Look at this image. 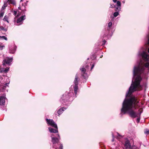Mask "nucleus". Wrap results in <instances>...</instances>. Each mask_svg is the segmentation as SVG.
Segmentation results:
<instances>
[{
    "label": "nucleus",
    "instance_id": "f257e3e1",
    "mask_svg": "<svg viewBox=\"0 0 149 149\" xmlns=\"http://www.w3.org/2000/svg\"><path fill=\"white\" fill-rule=\"evenodd\" d=\"M149 66V63H146L144 65L140 64L137 66H135L133 70L134 77L136 76L134 82L132 81V84L129 88V91L126 94V97H130L132 93L137 90H140L142 86L140 84V83L142 80L141 74L144 73L145 68H148Z\"/></svg>",
    "mask_w": 149,
    "mask_h": 149
},
{
    "label": "nucleus",
    "instance_id": "f03ea898",
    "mask_svg": "<svg viewBox=\"0 0 149 149\" xmlns=\"http://www.w3.org/2000/svg\"><path fill=\"white\" fill-rule=\"evenodd\" d=\"M139 102V101L135 96L131 97L129 99H125L123 103L120 114H125L127 113L132 118L138 117V113L134 111L132 108L136 109L139 108L140 106L138 104Z\"/></svg>",
    "mask_w": 149,
    "mask_h": 149
},
{
    "label": "nucleus",
    "instance_id": "7ed1b4c3",
    "mask_svg": "<svg viewBox=\"0 0 149 149\" xmlns=\"http://www.w3.org/2000/svg\"><path fill=\"white\" fill-rule=\"evenodd\" d=\"M70 93H66L63 95L61 97V102L62 103H64L66 101H68L71 96Z\"/></svg>",
    "mask_w": 149,
    "mask_h": 149
},
{
    "label": "nucleus",
    "instance_id": "20e7f679",
    "mask_svg": "<svg viewBox=\"0 0 149 149\" xmlns=\"http://www.w3.org/2000/svg\"><path fill=\"white\" fill-rule=\"evenodd\" d=\"M58 138H56V137H52V142L53 143V144L54 145L53 147V148H55V145L56 143H58L59 141V140L61 139L60 137L58 134Z\"/></svg>",
    "mask_w": 149,
    "mask_h": 149
},
{
    "label": "nucleus",
    "instance_id": "39448f33",
    "mask_svg": "<svg viewBox=\"0 0 149 149\" xmlns=\"http://www.w3.org/2000/svg\"><path fill=\"white\" fill-rule=\"evenodd\" d=\"M46 120L48 124H49L55 128H57V125L53 120L52 119H48L47 118L46 119Z\"/></svg>",
    "mask_w": 149,
    "mask_h": 149
},
{
    "label": "nucleus",
    "instance_id": "423d86ee",
    "mask_svg": "<svg viewBox=\"0 0 149 149\" xmlns=\"http://www.w3.org/2000/svg\"><path fill=\"white\" fill-rule=\"evenodd\" d=\"M81 71V77L83 78L86 79L88 78L87 74L86 72V69L84 68L80 69Z\"/></svg>",
    "mask_w": 149,
    "mask_h": 149
},
{
    "label": "nucleus",
    "instance_id": "0eeeda50",
    "mask_svg": "<svg viewBox=\"0 0 149 149\" xmlns=\"http://www.w3.org/2000/svg\"><path fill=\"white\" fill-rule=\"evenodd\" d=\"M141 56L143 60L145 61H148L149 59V55L146 53L143 52Z\"/></svg>",
    "mask_w": 149,
    "mask_h": 149
},
{
    "label": "nucleus",
    "instance_id": "6e6552de",
    "mask_svg": "<svg viewBox=\"0 0 149 149\" xmlns=\"http://www.w3.org/2000/svg\"><path fill=\"white\" fill-rule=\"evenodd\" d=\"M3 65L4 67H6L7 65H9V58L6 57L3 61Z\"/></svg>",
    "mask_w": 149,
    "mask_h": 149
},
{
    "label": "nucleus",
    "instance_id": "1a4fd4ad",
    "mask_svg": "<svg viewBox=\"0 0 149 149\" xmlns=\"http://www.w3.org/2000/svg\"><path fill=\"white\" fill-rule=\"evenodd\" d=\"M9 68L6 67V68H0V73H7L9 71Z\"/></svg>",
    "mask_w": 149,
    "mask_h": 149
},
{
    "label": "nucleus",
    "instance_id": "9d476101",
    "mask_svg": "<svg viewBox=\"0 0 149 149\" xmlns=\"http://www.w3.org/2000/svg\"><path fill=\"white\" fill-rule=\"evenodd\" d=\"M5 97L4 96H0V105H4L5 101Z\"/></svg>",
    "mask_w": 149,
    "mask_h": 149
},
{
    "label": "nucleus",
    "instance_id": "9b49d317",
    "mask_svg": "<svg viewBox=\"0 0 149 149\" xmlns=\"http://www.w3.org/2000/svg\"><path fill=\"white\" fill-rule=\"evenodd\" d=\"M125 146L126 149H130L131 147L130 142L128 141H125Z\"/></svg>",
    "mask_w": 149,
    "mask_h": 149
},
{
    "label": "nucleus",
    "instance_id": "f8f14e48",
    "mask_svg": "<svg viewBox=\"0 0 149 149\" xmlns=\"http://www.w3.org/2000/svg\"><path fill=\"white\" fill-rule=\"evenodd\" d=\"M25 17L26 16L25 15L21 16L20 17L17 19V23H19L21 22L22 21L25 19Z\"/></svg>",
    "mask_w": 149,
    "mask_h": 149
},
{
    "label": "nucleus",
    "instance_id": "ddd939ff",
    "mask_svg": "<svg viewBox=\"0 0 149 149\" xmlns=\"http://www.w3.org/2000/svg\"><path fill=\"white\" fill-rule=\"evenodd\" d=\"M56 129H54L51 127L49 128V132L52 133H56L58 132V128H55Z\"/></svg>",
    "mask_w": 149,
    "mask_h": 149
},
{
    "label": "nucleus",
    "instance_id": "4468645a",
    "mask_svg": "<svg viewBox=\"0 0 149 149\" xmlns=\"http://www.w3.org/2000/svg\"><path fill=\"white\" fill-rule=\"evenodd\" d=\"M79 79V77L77 75V74H76L75 77V79L74 81V83L75 85H78V79Z\"/></svg>",
    "mask_w": 149,
    "mask_h": 149
},
{
    "label": "nucleus",
    "instance_id": "2eb2a0df",
    "mask_svg": "<svg viewBox=\"0 0 149 149\" xmlns=\"http://www.w3.org/2000/svg\"><path fill=\"white\" fill-rule=\"evenodd\" d=\"M63 109H66V108H65L64 107H63L60 109L58 110L57 113L59 115L62 114L63 111H64V110Z\"/></svg>",
    "mask_w": 149,
    "mask_h": 149
},
{
    "label": "nucleus",
    "instance_id": "dca6fc26",
    "mask_svg": "<svg viewBox=\"0 0 149 149\" xmlns=\"http://www.w3.org/2000/svg\"><path fill=\"white\" fill-rule=\"evenodd\" d=\"M78 85H75L74 86V91L75 94L76 95L77 92V90L78 89Z\"/></svg>",
    "mask_w": 149,
    "mask_h": 149
},
{
    "label": "nucleus",
    "instance_id": "f3484780",
    "mask_svg": "<svg viewBox=\"0 0 149 149\" xmlns=\"http://www.w3.org/2000/svg\"><path fill=\"white\" fill-rule=\"evenodd\" d=\"M7 3H8L9 4V0H6L4 2L3 5L6 7L8 5Z\"/></svg>",
    "mask_w": 149,
    "mask_h": 149
},
{
    "label": "nucleus",
    "instance_id": "a211bd4d",
    "mask_svg": "<svg viewBox=\"0 0 149 149\" xmlns=\"http://www.w3.org/2000/svg\"><path fill=\"white\" fill-rule=\"evenodd\" d=\"M10 4H11L14 5H16V3L15 0H10Z\"/></svg>",
    "mask_w": 149,
    "mask_h": 149
},
{
    "label": "nucleus",
    "instance_id": "6ab92c4d",
    "mask_svg": "<svg viewBox=\"0 0 149 149\" xmlns=\"http://www.w3.org/2000/svg\"><path fill=\"white\" fill-rule=\"evenodd\" d=\"M120 7H121V6H118V7H116L115 10L117 12H119L120 10L121 9Z\"/></svg>",
    "mask_w": 149,
    "mask_h": 149
},
{
    "label": "nucleus",
    "instance_id": "aec40b11",
    "mask_svg": "<svg viewBox=\"0 0 149 149\" xmlns=\"http://www.w3.org/2000/svg\"><path fill=\"white\" fill-rule=\"evenodd\" d=\"M0 30L1 31H7L6 28H4L3 26H0Z\"/></svg>",
    "mask_w": 149,
    "mask_h": 149
},
{
    "label": "nucleus",
    "instance_id": "412c9836",
    "mask_svg": "<svg viewBox=\"0 0 149 149\" xmlns=\"http://www.w3.org/2000/svg\"><path fill=\"white\" fill-rule=\"evenodd\" d=\"M0 38L1 39H4L6 40H7V38L5 36H0Z\"/></svg>",
    "mask_w": 149,
    "mask_h": 149
},
{
    "label": "nucleus",
    "instance_id": "4be33fe9",
    "mask_svg": "<svg viewBox=\"0 0 149 149\" xmlns=\"http://www.w3.org/2000/svg\"><path fill=\"white\" fill-rule=\"evenodd\" d=\"M3 20L7 21L8 23L9 22L8 20V17L6 16H4L3 19Z\"/></svg>",
    "mask_w": 149,
    "mask_h": 149
},
{
    "label": "nucleus",
    "instance_id": "5701e85b",
    "mask_svg": "<svg viewBox=\"0 0 149 149\" xmlns=\"http://www.w3.org/2000/svg\"><path fill=\"white\" fill-rule=\"evenodd\" d=\"M4 14V12L1 10V13H0V17H2L3 16Z\"/></svg>",
    "mask_w": 149,
    "mask_h": 149
},
{
    "label": "nucleus",
    "instance_id": "b1692460",
    "mask_svg": "<svg viewBox=\"0 0 149 149\" xmlns=\"http://www.w3.org/2000/svg\"><path fill=\"white\" fill-rule=\"evenodd\" d=\"M116 4H117V5L118 6H121V3L120 2V1H117L116 2Z\"/></svg>",
    "mask_w": 149,
    "mask_h": 149
},
{
    "label": "nucleus",
    "instance_id": "393cba45",
    "mask_svg": "<svg viewBox=\"0 0 149 149\" xmlns=\"http://www.w3.org/2000/svg\"><path fill=\"white\" fill-rule=\"evenodd\" d=\"M118 15L119 13H118V12L117 11L114 13L113 16L114 17H116Z\"/></svg>",
    "mask_w": 149,
    "mask_h": 149
},
{
    "label": "nucleus",
    "instance_id": "a878e982",
    "mask_svg": "<svg viewBox=\"0 0 149 149\" xmlns=\"http://www.w3.org/2000/svg\"><path fill=\"white\" fill-rule=\"evenodd\" d=\"M139 116H140L141 113L143 112V109L142 108H140L139 109Z\"/></svg>",
    "mask_w": 149,
    "mask_h": 149
},
{
    "label": "nucleus",
    "instance_id": "bb28decb",
    "mask_svg": "<svg viewBox=\"0 0 149 149\" xmlns=\"http://www.w3.org/2000/svg\"><path fill=\"white\" fill-rule=\"evenodd\" d=\"M117 138L118 139H120L121 138H122L123 136H121L118 133H117Z\"/></svg>",
    "mask_w": 149,
    "mask_h": 149
},
{
    "label": "nucleus",
    "instance_id": "cd10ccee",
    "mask_svg": "<svg viewBox=\"0 0 149 149\" xmlns=\"http://www.w3.org/2000/svg\"><path fill=\"white\" fill-rule=\"evenodd\" d=\"M112 25V22H110L108 24V27H111Z\"/></svg>",
    "mask_w": 149,
    "mask_h": 149
},
{
    "label": "nucleus",
    "instance_id": "c85d7f7f",
    "mask_svg": "<svg viewBox=\"0 0 149 149\" xmlns=\"http://www.w3.org/2000/svg\"><path fill=\"white\" fill-rule=\"evenodd\" d=\"M110 7L111 8H116L115 6L113 4H110Z\"/></svg>",
    "mask_w": 149,
    "mask_h": 149
},
{
    "label": "nucleus",
    "instance_id": "c756f323",
    "mask_svg": "<svg viewBox=\"0 0 149 149\" xmlns=\"http://www.w3.org/2000/svg\"><path fill=\"white\" fill-rule=\"evenodd\" d=\"M16 48H17V47L16 46H14V50H13V52H10V53H14V52L16 51Z\"/></svg>",
    "mask_w": 149,
    "mask_h": 149
},
{
    "label": "nucleus",
    "instance_id": "7c9ffc66",
    "mask_svg": "<svg viewBox=\"0 0 149 149\" xmlns=\"http://www.w3.org/2000/svg\"><path fill=\"white\" fill-rule=\"evenodd\" d=\"M144 133L145 134H146L147 135H148L149 134V130H148L144 132Z\"/></svg>",
    "mask_w": 149,
    "mask_h": 149
},
{
    "label": "nucleus",
    "instance_id": "2f4dec72",
    "mask_svg": "<svg viewBox=\"0 0 149 149\" xmlns=\"http://www.w3.org/2000/svg\"><path fill=\"white\" fill-rule=\"evenodd\" d=\"M137 148V147L136 146H132V147H131L130 149H136Z\"/></svg>",
    "mask_w": 149,
    "mask_h": 149
},
{
    "label": "nucleus",
    "instance_id": "473e14b6",
    "mask_svg": "<svg viewBox=\"0 0 149 149\" xmlns=\"http://www.w3.org/2000/svg\"><path fill=\"white\" fill-rule=\"evenodd\" d=\"M59 148L60 149H63V146L62 144L61 143L60 144V146H59Z\"/></svg>",
    "mask_w": 149,
    "mask_h": 149
},
{
    "label": "nucleus",
    "instance_id": "72a5a7b5",
    "mask_svg": "<svg viewBox=\"0 0 149 149\" xmlns=\"http://www.w3.org/2000/svg\"><path fill=\"white\" fill-rule=\"evenodd\" d=\"M6 7L5 6H4V5H3L1 9V11H3L6 8Z\"/></svg>",
    "mask_w": 149,
    "mask_h": 149
},
{
    "label": "nucleus",
    "instance_id": "f704fd0d",
    "mask_svg": "<svg viewBox=\"0 0 149 149\" xmlns=\"http://www.w3.org/2000/svg\"><path fill=\"white\" fill-rule=\"evenodd\" d=\"M111 27H109L108 26L107 28V31H108L109 33V31L111 29Z\"/></svg>",
    "mask_w": 149,
    "mask_h": 149
},
{
    "label": "nucleus",
    "instance_id": "c9c22d12",
    "mask_svg": "<svg viewBox=\"0 0 149 149\" xmlns=\"http://www.w3.org/2000/svg\"><path fill=\"white\" fill-rule=\"evenodd\" d=\"M4 46L3 45H0V50H2L3 49V47Z\"/></svg>",
    "mask_w": 149,
    "mask_h": 149
},
{
    "label": "nucleus",
    "instance_id": "e433bc0d",
    "mask_svg": "<svg viewBox=\"0 0 149 149\" xmlns=\"http://www.w3.org/2000/svg\"><path fill=\"white\" fill-rule=\"evenodd\" d=\"M13 12L14 15H16L17 13V11L14 10Z\"/></svg>",
    "mask_w": 149,
    "mask_h": 149
},
{
    "label": "nucleus",
    "instance_id": "4c0bfd02",
    "mask_svg": "<svg viewBox=\"0 0 149 149\" xmlns=\"http://www.w3.org/2000/svg\"><path fill=\"white\" fill-rule=\"evenodd\" d=\"M94 64H93L92 65V66H91V70H92V69H93V68H94Z\"/></svg>",
    "mask_w": 149,
    "mask_h": 149
},
{
    "label": "nucleus",
    "instance_id": "58836bf2",
    "mask_svg": "<svg viewBox=\"0 0 149 149\" xmlns=\"http://www.w3.org/2000/svg\"><path fill=\"white\" fill-rule=\"evenodd\" d=\"M140 118H137L136 121L138 123L140 121Z\"/></svg>",
    "mask_w": 149,
    "mask_h": 149
},
{
    "label": "nucleus",
    "instance_id": "ea45409f",
    "mask_svg": "<svg viewBox=\"0 0 149 149\" xmlns=\"http://www.w3.org/2000/svg\"><path fill=\"white\" fill-rule=\"evenodd\" d=\"M13 58H10V63L12 62L13 61Z\"/></svg>",
    "mask_w": 149,
    "mask_h": 149
},
{
    "label": "nucleus",
    "instance_id": "a19ab883",
    "mask_svg": "<svg viewBox=\"0 0 149 149\" xmlns=\"http://www.w3.org/2000/svg\"><path fill=\"white\" fill-rule=\"evenodd\" d=\"M117 0H113V2H114L115 3L117 1Z\"/></svg>",
    "mask_w": 149,
    "mask_h": 149
},
{
    "label": "nucleus",
    "instance_id": "79ce46f5",
    "mask_svg": "<svg viewBox=\"0 0 149 149\" xmlns=\"http://www.w3.org/2000/svg\"><path fill=\"white\" fill-rule=\"evenodd\" d=\"M148 43L149 46V37H148Z\"/></svg>",
    "mask_w": 149,
    "mask_h": 149
},
{
    "label": "nucleus",
    "instance_id": "37998d69",
    "mask_svg": "<svg viewBox=\"0 0 149 149\" xmlns=\"http://www.w3.org/2000/svg\"><path fill=\"white\" fill-rule=\"evenodd\" d=\"M103 42H104V43H105V42H106V41L105 40H104L103 41Z\"/></svg>",
    "mask_w": 149,
    "mask_h": 149
},
{
    "label": "nucleus",
    "instance_id": "c03bdc74",
    "mask_svg": "<svg viewBox=\"0 0 149 149\" xmlns=\"http://www.w3.org/2000/svg\"><path fill=\"white\" fill-rule=\"evenodd\" d=\"M88 67H89V66H88V65H87L86 66V68H88Z\"/></svg>",
    "mask_w": 149,
    "mask_h": 149
},
{
    "label": "nucleus",
    "instance_id": "a18cd8bd",
    "mask_svg": "<svg viewBox=\"0 0 149 149\" xmlns=\"http://www.w3.org/2000/svg\"><path fill=\"white\" fill-rule=\"evenodd\" d=\"M9 84V83H6V85L7 86L8 84Z\"/></svg>",
    "mask_w": 149,
    "mask_h": 149
},
{
    "label": "nucleus",
    "instance_id": "49530a36",
    "mask_svg": "<svg viewBox=\"0 0 149 149\" xmlns=\"http://www.w3.org/2000/svg\"><path fill=\"white\" fill-rule=\"evenodd\" d=\"M148 52L149 53V48H148Z\"/></svg>",
    "mask_w": 149,
    "mask_h": 149
},
{
    "label": "nucleus",
    "instance_id": "de8ad7c7",
    "mask_svg": "<svg viewBox=\"0 0 149 149\" xmlns=\"http://www.w3.org/2000/svg\"><path fill=\"white\" fill-rule=\"evenodd\" d=\"M113 140H114L113 139H112V141H113Z\"/></svg>",
    "mask_w": 149,
    "mask_h": 149
},
{
    "label": "nucleus",
    "instance_id": "09e8293b",
    "mask_svg": "<svg viewBox=\"0 0 149 149\" xmlns=\"http://www.w3.org/2000/svg\"><path fill=\"white\" fill-rule=\"evenodd\" d=\"M19 8V9H20V8L19 7V8Z\"/></svg>",
    "mask_w": 149,
    "mask_h": 149
},
{
    "label": "nucleus",
    "instance_id": "8fccbe9b",
    "mask_svg": "<svg viewBox=\"0 0 149 149\" xmlns=\"http://www.w3.org/2000/svg\"><path fill=\"white\" fill-rule=\"evenodd\" d=\"M21 1H22V0H21Z\"/></svg>",
    "mask_w": 149,
    "mask_h": 149
},
{
    "label": "nucleus",
    "instance_id": "3c124183",
    "mask_svg": "<svg viewBox=\"0 0 149 149\" xmlns=\"http://www.w3.org/2000/svg\"><path fill=\"white\" fill-rule=\"evenodd\" d=\"M28 2V1H26V3H27Z\"/></svg>",
    "mask_w": 149,
    "mask_h": 149
},
{
    "label": "nucleus",
    "instance_id": "603ef678",
    "mask_svg": "<svg viewBox=\"0 0 149 149\" xmlns=\"http://www.w3.org/2000/svg\"><path fill=\"white\" fill-rule=\"evenodd\" d=\"M0 68H1V67H0Z\"/></svg>",
    "mask_w": 149,
    "mask_h": 149
}]
</instances>
